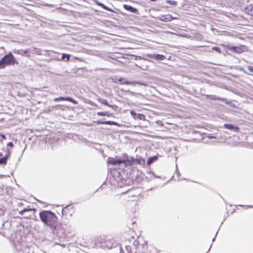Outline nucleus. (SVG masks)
Wrapping results in <instances>:
<instances>
[{"mask_svg":"<svg viewBox=\"0 0 253 253\" xmlns=\"http://www.w3.org/2000/svg\"><path fill=\"white\" fill-rule=\"evenodd\" d=\"M39 216L44 224L51 228H55L58 218L55 213L50 211L44 210L40 212Z\"/></svg>","mask_w":253,"mask_h":253,"instance_id":"obj_1","label":"nucleus"},{"mask_svg":"<svg viewBox=\"0 0 253 253\" xmlns=\"http://www.w3.org/2000/svg\"><path fill=\"white\" fill-rule=\"evenodd\" d=\"M15 63V57L11 53H9L0 60V69H4L6 66L13 65Z\"/></svg>","mask_w":253,"mask_h":253,"instance_id":"obj_2","label":"nucleus"},{"mask_svg":"<svg viewBox=\"0 0 253 253\" xmlns=\"http://www.w3.org/2000/svg\"><path fill=\"white\" fill-rule=\"evenodd\" d=\"M221 45L226 49L237 54H241L248 51L247 46L243 44H240L238 46H230L222 44Z\"/></svg>","mask_w":253,"mask_h":253,"instance_id":"obj_3","label":"nucleus"},{"mask_svg":"<svg viewBox=\"0 0 253 253\" xmlns=\"http://www.w3.org/2000/svg\"><path fill=\"white\" fill-rule=\"evenodd\" d=\"M36 210L32 208H25L24 209L19 211L18 213L19 214L23 215V217L25 219H33L36 217Z\"/></svg>","mask_w":253,"mask_h":253,"instance_id":"obj_4","label":"nucleus"},{"mask_svg":"<svg viewBox=\"0 0 253 253\" xmlns=\"http://www.w3.org/2000/svg\"><path fill=\"white\" fill-rule=\"evenodd\" d=\"M75 212L74 207L71 205H68L65 207L62 211V215L65 218L72 216Z\"/></svg>","mask_w":253,"mask_h":253,"instance_id":"obj_5","label":"nucleus"},{"mask_svg":"<svg viewBox=\"0 0 253 253\" xmlns=\"http://www.w3.org/2000/svg\"><path fill=\"white\" fill-rule=\"evenodd\" d=\"M136 244V252L137 253H147L148 252V245L146 243L143 244H140L137 241H135L134 243Z\"/></svg>","mask_w":253,"mask_h":253,"instance_id":"obj_6","label":"nucleus"},{"mask_svg":"<svg viewBox=\"0 0 253 253\" xmlns=\"http://www.w3.org/2000/svg\"><path fill=\"white\" fill-rule=\"evenodd\" d=\"M117 242L113 238L106 239L104 241V245L103 247H106L108 249H112L117 245Z\"/></svg>","mask_w":253,"mask_h":253,"instance_id":"obj_7","label":"nucleus"},{"mask_svg":"<svg viewBox=\"0 0 253 253\" xmlns=\"http://www.w3.org/2000/svg\"><path fill=\"white\" fill-rule=\"evenodd\" d=\"M123 162V159H116L113 157H109L107 159V163L112 166L120 165Z\"/></svg>","mask_w":253,"mask_h":253,"instance_id":"obj_8","label":"nucleus"},{"mask_svg":"<svg viewBox=\"0 0 253 253\" xmlns=\"http://www.w3.org/2000/svg\"><path fill=\"white\" fill-rule=\"evenodd\" d=\"M244 12L252 17H253V4L252 3L247 4L244 8Z\"/></svg>","mask_w":253,"mask_h":253,"instance_id":"obj_9","label":"nucleus"},{"mask_svg":"<svg viewBox=\"0 0 253 253\" xmlns=\"http://www.w3.org/2000/svg\"><path fill=\"white\" fill-rule=\"evenodd\" d=\"M54 101L55 102L59 101H69L74 104H78L77 101H76L75 100L73 99V98H72L70 97H57V98H54Z\"/></svg>","mask_w":253,"mask_h":253,"instance_id":"obj_10","label":"nucleus"},{"mask_svg":"<svg viewBox=\"0 0 253 253\" xmlns=\"http://www.w3.org/2000/svg\"><path fill=\"white\" fill-rule=\"evenodd\" d=\"M11 154V151L8 150L6 155L3 157H1L2 156V153L0 152V165H5L7 163L8 158L10 157Z\"/></svg>","mask_w":253,"mask_h":253,"instance_id":"obj_11","label":"nucleus"},{"mask_svg":"<svg viewBox=\"0 0 253 253\" xmlns=\"http://www.w3.org/2000/svg\"><path fill=\"white\" fill-rule=\"evenodd\" d=\"M130 113L135 120L138 119L142 121H145L146 120V117L143 114H136L134 111H131Z\"/></svg>","mask_w":253,"mask_h":253,"instance_id":"obj_12","label":"nucleus"},{"mask_svg":"<svg viewBox=\"0 0 253 253\" xmlns=\"http://www.w3.org/2000/svg\"><path fill=\"white\" fill-rule=\"evenodd\" d=\"M159 19L160 20L164 22H169L171 21L174 18L171 15L169 14H167L165 15H161L159 17Z\"/></svg>","mask_w":253,"mask_h":253,"instance_id":"obj_13","label":"nucleus"},{"mask_svg":"<svg viewBox=\"0 0 253 253\" xmlns=\"http://www.w3.org/2000/svg\"><path fill=\"white\" fill-rule=\"evenodd\" d=\"M123 164H125L126 167H131L134 164L133 158H131L130 159L127 158L126 159H123Z\"/></svg>","mask_w":253,"mask_h":253,"instance_id":"obj_14","label":"nucleus"},{"mask_svg":"<svg viewBox=\"0 0 253 253\" xmlns=\"http://www.w3.org/2000/svg\"><path fill=\"white\" fill-rule=\"evenodd\" d=\"M123 7L126 10L129 11L132 13H136L138 12V10L135 7H132L127 4H124Z\"/></svg>","mask_w":253,"mask_h":253,"instance_id":"obj_15","label":"nucleus"},{"mask_svg":"<svg viewBox=\"0 0 253 253\" xmlns=\"http://www.w3.org/2000/svg\"><path fill=\"white\" fill-rule=\"evenodd\" d=\"M224 127L228 129H233L236 132H238L240 130V128L237 126H234L231 124H224Z\"/></svg>","mask_w":253,"mask_h":253,"instance_id":"obj_16","label":"nucleus"},{"mask_svg":"<svg viewBox=\"0 0 253 253\" xmlns=\"http://www.w3.org/2000/svg\"><path fill=\"white\" fill-rule=\"evenodd\" d=\"M106 239V237L104 236L97 237L96 238V243H98L101 245V246H103V245H104V241Z\"/></svg>","mask_w":253,"mask_h":253,"instance_id":"obj_17","label":"nucleus"},{"mask_svg":"<svg viewBox=\"0 0 253 253\" xmlns=\"http://www.w3.org/2000/svg\"><path fill=\"white\" fill-rule=\"evenodd\" d=\"M152 57L156 60H163L166 58L165 55L159 54H154Z\"/></svg>","mask_w":253,"mask_h":253,"instance_id":"obj_18","label":"nucleus"},{"mask_svg":"<svg viewBox=\"0 0 253 253\" xmlns=\"http://www.w3.org/2000/svg\"><path fill=\"white\" fill-rule=\"evenodd\" d=\"M205 96L207 98L210 99L211 100H221V98L217 97L215 95L206 94Z\"/></svg>","mask_w":253,"mask_h":253,"instance_id":"obj_19","label":"nucleus"},{"mask_svg":"<svg viewBox=\"0 0 253 253\" xmlns=\"http://www.w3.org/2000/svg\"><path fill=\"white\" fill-rule=\"evenodd\" d=\"M96 4L97 5L101 7L103 9L107 10V11H110V12H113V10L112 9H111V8H110L106 6L105 5H104L102 3H101L100 2H96Z\"/></svg>","mask_w":253,"mask_h":253,"instance_id":"obj_20","label":"nucleus"},{"mask_svg":"<svg viewBox=\"0 0 253 253\" xmlns=\"http://www.w3.org/2000/svg\"><path fill=\"white\" fill-rule=\"evenodd\" d=\"M97 115L99 116H107L110 117L112 114L108 112H99L97 113Z\"/></svg>","mask_w":253,"mask_h":253,"instance_id":"obj_21","label":"nucleus"},{"mask_svg":"<svg viewBox=\"0 0 253 253\" xmlns=\"http://www.w3.org/2000/svg\"><path fill=\"white\" fill-rule=\"evenodd\" d=\"M98 101L100 102L101 104L105 105L106 106H107L108 107L110 108H113V106L109 104L108 103V101L106 99H98Z\"/></svg>","mask_w":253,"mask_h":253,"instance_id":"obj_22","label":"nucleus"},{"mask_svg":"<svg viewBox=\"0 0 253 253\" xmlns=\"http://www.w3.org/2000/svg\"><path fill=\"white\" fill-rule=\"evenodd\" d=\"M96 123L98 124H105V125H110L116 124V123H115L114 122H111V121L101 122L99 121H97L96 122Z\"/></svg>","mask_w":253,"mask_h":253,"instance_id":"obj_23","label":"nucleus"},{"mask_svg":"<svg viewBox=\"0 0 253 253\" xmlns=\"http://www.w3.org/2000/svg\"><path fill=\"white\" fill-rule=\"evenodd\" d=\"M167 124L168 125H169L171 126L170 127H166V129L167 130H169V131H170V130H175L176 127H177V126L175 125H174V124H170V123H167Z\"/></svg>","mask_w":253,"mask_h":253,"instance_id":"obj_24","label":"nucleus"},{"mask_svg":"<svg viewBox=\"0 0 253 253\" xmlns=\"http://www.w3.org/2000/svg\"><path fill=\"white\" fill-rule=\"evenodd\" d=\"M145 163V161L144 159L142 158H139V159H134V163L137 164H143Z\"/></svg>","mask_w":253,"mask_h":253,"instance_id":"obj_25","label":"nucleus"},{"mask_svg":"<svg viewBox=\"0 0 253 253\" xmlns=\"http://www.w3.org/2000/svg\"><path fill=\"white\" fill-rule=\"evenodd\" d=\"M158 159L157 156H154L152 157H150L148 159V160L147 161V164L150 165L152 163H153L155 161L157 160Z\"/></svg>","mask_w":253,"mask_h":253,"instance_id":"obj_26","label":"nucleus"},{"mask_svg":"<svg viewBox=\"0 0 253 253\" xmlns=\"http://www.w3.org/2000/svg\"><path fill=\"white\" fill-rule=\"evenodd\" d=\"M70 56L69 54H67L66 53H63L62 55V59L63 60L65 58H66V61H69L70 60Z\"/></svg>","mask_w":253,"mask_h":253,"instance_id":"obj_27","label":"nucleus"},{"mask_svg":"<svg viewBox=\"0 0 253 253\" xmlns=\"http://www.w3.org/2000/svg\"><path fill=\"white\" fill-rule=\"evenodd\" d=\"M212 50L216 51L217 53L220 54L222 53V50H221V49L217 46H213L212 47Z\"/></svg>","mask_w":253,"mask_h":253,"instance_id":"obj_28","label":"nucleus"},{"mask_svg":"<svg viewBox=\"0 0 253 253\" xmlns=\"http://www.w3.org/2000/svg\"><path fill=\"white\" fill-rule=\"evenodd\" d=\"M124 80V79L123 78H120L118 80V81L120 82L122 84H128L129 83L127 81L123 82Z\"/></svg>","mask_w":253,"mask_h":253,"instance_id":"obj_29","label":"nucleus"},{"mask_svg":"<svg viewBox=\"0 0 253 253\" xmlns=\"http://www.w3.org/2000/svg\"><path fill=\"white\" fill-rule=\"evenodd\" d=\"M168 3L170 4H172L173 5H175L177 4V2L175 1H172V0H169L168 1Z\"/></svg>","mask_w":253,"mask_h":253,"instance_id":"obj_30","label":"nucleus"},{"mask_svg":"<svg viewBox=\"0 0 253 253\" xmlns=\"http://www.w3.org/2000/svg\"><path fill=\"white\" fill-rule=\"evenodd\" d=\"M156 123L159 126H164V124L160 121H157L156 122Z\"/></svg>","mask_w":253,"mask_h":253,"instance_id":"obj_31","label":"nucleus"},{"mask_svg":"<svg viewBox=\"0 0 253 253\" xmlns=\"http://www.w3.org/2000/svg\"><path fill=\"white\" fill-rule=\"evenodd\" d=\"M29 51L30 50L28 49H26L25 50H21V52L23 53H24V54H26V53H28L29 52Z\"/></svg>","mask_w":253,"mask_h":253,"instance_id":"obj_32","label":"nucleus"},{"mask_svg":"<svg viewBox=\"0 0 253 253\" xmlns=\"http://www.w3.org/2000/svg\"><path fill=\"white\" fill-rule=\"evenodd\" d=\"M7 146H9L10 147H13L14 146V144L12 142H10L7 143Z\"/></svg>","mask_w":253,"mask_h":253,"instance_id":"obj_33","label":"nucleus"},{"mask_svg":"<svg viewBox=\"0 0 253 253\" xmlns=\"http://www.w3.org/2000/svg\"><path fill=\"white\" fill-rule=\"evenodd\" d=\"M248 70L253 73V66H249L248 67Z\"/></svg>","mask_w":253,"mask_h":253,"instance_id":"obj_34","label":"nucleus"},{"mask_svg":"<svg viewBox=\"0 0 253 253\" xmlns=\"http://www.w3.org/2000/svg\"><path fill=\"white\" fill-rule=\"evenodd\" d=\"M0 136H1L3 139H5V138H6V137H5V136L4 134H0Z\"/></svg>","mask_w":253,"mask_h":253,"instance_id":"obj_35","label":"nucleus"},{"mask_svg":"<svg viewBox=\"0 0 253 253\" xmlns=\"http://www.w3.org/2000/svg\"><path fill=\"white\" fill-rule=\"evenodd\" d=\"M90 104L92 105H94V106H95L96 107H98V105L95 104H94V103H91Z\"/></svg>","mask_w":253,"mask_h":253,"instance_id":"obj_36","label":"nucleus"}]
</instances>
